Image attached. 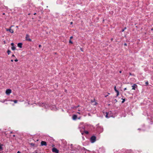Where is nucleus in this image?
<instances>
[{"mask_svg":"<svg viewBox=\"0 0 153 153\" xmlns=\"http://www.w3.org/2000/svg\"><path fill=\"white\" fill-rule=\"evenodd\" d=\"M80 49H81V51H83V50H82V49L81 48Z\"/></svg>","mask_w":153,"mask_h":153,"instance_id":"nucleus-37","label":"nucleus"},{"mask_svg":"<svg viewBox=\"0 0 153 153\" xmlns=\"http://www.w3.org/2000/svg\"><path fill=\"white\" fill-rule=\"evenodd\" d=\"M25 39L26 40L28 41L31 42V39L30 38V36L27 34L25 37Z\"/></svg>","mask_w":153,"mask_h":153,"instance_id":"nucleus-1","label":"nucleus"},{"mask_svg":"<svg viewBox=\"0 0 153 153\" xmlns=\"http://www.w3.org/2000/svg\"><path fill=\"white\" fill-rule=\"evenodd\" d=\"M126 27H125V28H124V29H123V30H122V32H123V31H124V30H125V29H126Z\"/></svg>","mask_w":153,"mask_h":153,"instance_id":"nucleus-19","label":"nucleus"},{"mask_svg":"<svg viewBox=\"0 0 153 153\" xmlns=\"http://www.w3.org/2000/svg\"><path fill=\"white\" fill-rule=\"evenodd\" d=\"M13 101L14 102V103H17V100H14Z\"/></svg>","mask_w":153,"mask_h":153,"instance_id":"nucleus-15","label":"nucleus"},{"mask_svg":"<svg viewBox=\"0 0 153 153\" xmlns=\"http://www.w3.org/2000/svg\"><path fill=\"white\" fill-rule=\"evenodd\" d=\"M69 42L70 43L72 44L73 42L71 41V40H70L69 41Z\"/></svg>","mask_w":153,"mask_h":153,"instance_id":"nucleus-21","label":"nucleus"},{"mask_svg":"<svg viewBox=\"0 0 153 153\" xmlns=\"http://www.w3.org/2000/svg\"><path fill=\"white\" fill-rule=\"evenodd\" d=\"M6 30L7 31H9L11 33H14V31L13 30L11 29L10 28L9 29H6Z\"/></svg>","mask_w":153,"mask_h":153,"instance_id":"nucleus-8","label":"nucleus"},{"mask_svg":"<svg viewBox=\"0 0 153 153\" xmlns=\"http://www.w3.org/2000/svg\"><path fill=\"white\" fill-rule=\"evenodd\" d=\"M114 89L115 91H116L117 90L116 89V87L115 86L114 87Z\"/></svg>","mask_w":153,"mask_h":153,"instance_id":"nucleus-22","label":"nucleus"},{"mask_svg":"<svg viewBox=\"0 0 153 153\" xmlns=\"http://www.w3.org/2000/svg\"><path fill=\"white\" fill-rule=\"evenodd\" d=\"M119 95V92L117 93V96H118Z\"/></svg>","mask_w":153,"mask_h":153,"instance_id":"nucleus-26","label":"nucleus"},{"mask_svg":"<svg viewBox=\"0 0 153 153\" xmlns=\"http://www.w3.org/2000/svg\"><path fill=\"white\" fill-rule=\"evenodd\" d=\"M16 49V47L14 46H12L11 49L13 50H15Z\"/></svg>","mask_w":153,"mask_h":153,"instance_id":"nucleus-12","label":"nucleus"},{"mask_svg":"<svg viewBox=\"0 0 153 153\" xmlns=\"http://www.w3.org/2000/svg\"><path fill=\"white\" fill-rule=\"evenodd\" d=\"M11 45L12 46H14V44L13 43H12L11 44Z\"/></svg>","mask_w":153,"mask_h":153,"instance_id":"nucleus-20","label":"nucleus"},{"mask_svg":"<svg viewBox=\"0 0 153 153\" xmlns=\"http://www.w3.org/2000/svg\"><path fill=\"white\" fill-rule=\"evenodd\" d=\"M10 52H11V51L9 50H7V54L8 55H9L10 54Z\"/></svg>","mask_w":153,"mask_h":153,"instance_id":"nucleus-14","label":"nucleus"},{"mask_svg":"<svg viewBox=\"0 0 153 153\" xmlns=\"http://www.w3.org/2000/svg\"><path fill=\"white\" fill-rule=\"evenodd\" d=\"M41 145L42 146H46L47 145V143L45 141H42L41 143Z\"/></svg>","mask_w":153,"mask_h":153,"instance_id":"nucleus-6","label":"nucleus"},{"mask_svg":"<svg viewBox=\"0 0 153 153\" xmlns=\"http://www.w3.org/2000/svg\"><path fill=\"white\" fill-rule=\"evenodd\" d=\"M122 99L123 100V101L122 102L123 103L125 101V100L124 99Z\"/></svg>","mask_w":153,"mask_h":153,"instance_id":"nucleus-16","label":"nucleus"},{"mask_svg":"<svg viewBox=\"0 0 153 153\" xmlns=\"http://www.w3.org/2000/svg\"><path fill=\"white\" fill-rule=\"evenodd\" d=\"M3 149L2 147L1 146H0V151Z\"/></svg>","mask_w":153,"mask_h":153,"instance_id":"nucleus-18","label":"nucleus"},{"mask_svg":"<svg viewBox=\"0 0 153 153\" xmlns=\"http://www.w3.org/2000/svg\"><path fill=\"white\" fill-rule=\"evenodd\" d=\"M78 107V106H77V107H75V109H76Z\"/></svg>","mask_w":153,"mask_h":153,"instance_id":"nucleus-38","label":"nucleus"},{"mask_svg":"<svg viewBox=\"0 0 153 153\" xmlns=\"http://www.w3.org/2000/svg\"><path fill=\"white\" fill-rule=\"evenodd\" d=\"M42 46L40 45H39V48H40Z\"/></svg>","mask_w":153,"mask_h":153,"instance_id":"nucleus-30","label":"nucleus"},{"mask_svg":"<svg viewBox=\"0 0 153 153\" xmlns=\"http://www.w3.org/2000/svg\"><path fill=\"white\" fill-rule=\"evenodd\" d=\"M17 153H21V152L20 151H18L17 152Z\"/></svg>","mask_w":153,"mask_h":153,"instance_id":"nucleus-31","label":"nucleus"},{"mask_svg":"<svg viewBox=\"0 0 153 153\" xmlns=\"http://www.w3.org/2000/svg\"><path fill=\"white\" fill-rule=\"evenodd\" d=\"M47 105L46 104H45V103H42V104H41L40 105L42 106V107H45V108H46V105Z\"/></svg>","mask_w":153,"mask_h":153,"instance_id":"nucleus-11","label":"nucleus"},{"mask_svg":"<svg viewBox=\"0 0 153 153\" xmlns=\"http://www.w3.org/2000/svg\"><path fill=\"white\" fill-rule=\"evenodd\" d=\"M70 23L71 25V24H73V22H71Z\"/></svg>","mask_w":153,"mask_h":153,"instance_id":"nucleus-40","label":"nucleus"},{"mask_svg":"<svg viewBox=\"0 0 153 153\" xmlns=\"http://www.w3.org/2000/svg\"><path fill=\"white\" fill-rule=\"evenodd\" d=\"M96 137L95 136H92L91 138V143H94L96 140Z\"/></svg>","mask_w":153,"mask_h":153,"instance_id":"nucleus-3","label":"nucleus"},{"mask_svg":"<svg viewBox=\"0 0 153 153\" xmlns=\"http://www.w3.org/2000/svg\"><path fill=\"white\" fill-rule=\"evenodd\" d=\"M36 14V13H34V15H35V14Z\"/></svg>","mask_w":153,"mask_h":153,"instance_id":"nucleus-43","label":"nucleus"},{"mask_svg":"<svg viewBox=\"0 0 153 153\" xmlns=\"http://www.w3.org/2000/svg\"><path fill=\"white\" fill-rule=\"evenodd\" d=\"M13 137H15V135H13Z\"/></svg>","mask_w":153,"mask_h":153,"instance_id":"nucleus-39","label":"nucleus"},{"mask_svg":"<svg viewBox=\"0 0 153 153\" xmlns=\"http://www.w3.org/2000/svg\"><path fill=\"white\" fill-rule=\"evenodd\" d=\"M78 110L79 111H81L80 109H78Z\"/></svg>","mask_w":153,"mask_h":153,"instance_id":"nucleus-28","label":"nucleus"},{"mask_svg":"<svg viewBox=\"0 0 153 153\" xmlns=\"http://www.w3.org/2000/svg\"><path fill=\"white\" fill-rule=\"evenodd\" d=\"M151 30H153V29H152H152H151Z\"/></svg>","mask_w":153,"mask_h":153,"instance_id":"nucleus-46","label":"nucleus"},{"mask_svg":"<svg viewBox=\"0 0 153 153\" xmlns=\"http://www.w3.org/2000/svg\"><path fill=\"white\" fill-rule=\"evenodd\" d=\"M52 151L53 152L57 153V149L55 148H53L52 149Z\"/></svg>","mask_w":153,"mask_h":153,"instance_id":"nucleus-7","label":"nucleus"},{"mask_svg":"<svg viewBox=\"0 0 153 153\" xmlns=\"http://www.w3.org/2000/svg\"><path fill=\"white\" fill-rule=\"evenodd\" d=\"M14 61L16 62H17L18 61V60L17 59H16L14 60Z\"/></svg>","mask_w":153,"mask_h":153,"instance_id":"nucleus-25","label":"nucleus"},{"mask_svg":"<svg viewBox=\"0 0 153 153\" xmlns=\"http://www.w3.org/2000/svg\"><path fill=\"white\" fill-rule=\"evenodd\" d=\"M132 90H135V89L137 88V85L136 84H134L132 86Z\"/></svg>","mask_w":153,"mask_h":153,"instance_id":"nucleus-5","label":"nucleus"},{"mask_svg":"<svg viewBox=\"0 0 153 153\" xmlns=\"http://www.w3.org/2000/svg\"><path fill=\"white\" fill-rule=\"evenodd\" d=\"M84 132L86 134H88V132L87 131H85Z\"/></svg>","mask_w":153,"mask_h":153,"instance_id":"nucleus-17","label":"nucleus"},{"mask_svg":"<svg viewBox=\"0 0 153 153\" xmlns=\"http://www.w3.org/2000/svg\"><path fill=\"white\" fill-rule=\"evenodd\" d=\"M115 91L117 93H119V91H118V90H117V91Z\"/></svg>","mask_w":153,"mask_h":153,"instance_id":"nucleus-27","label":"nucleus"},{"mask_svg":"<svg viewBox=\"0 0 153 153\" xmlns=\"http://www.w3.org/2000/svg\"><path fill=\"white\" fill-rule=\"evenodd\" d=\"M77 113H78V114H80V113L79 112H77Z\"/></svg>","mask_w":153,"mask_h":153,"instance_id":"nucleus-42","label":"nucleus"},{"mask_svg":"<svg viewBox=\"0 0 153 153\" xmlns=\"http://www.w3.org/2000/svg\"><path fill=\"white\" fill-rule=\"evenodd\" d=\"M81 124H82V123H81L80 124V125H81Z\"/></svg>","mask_w":153,"mask_h":153,"instance_id":"nucleus-50","label":"nucleus"},{"mask_svg":"<svg viewBox=\"0 0 153 153\" xmlns=\"http://www.w3.org/2000/svg\"><path fill=\"white\" fill-rule=\"evenodd\" d=\"M73 38V36H71V37H70V39H72V38Z\"/></svg>","mask_w":153,"mask_h":153,"instance_id":"nucleus-29","label":"nucleus"},{"mask_svg":"<svg viewBox=\"0 0 153 153\" xmlns=\"http://www.w3.org/2000/svg\"><path fill=\"white\" fill-rule=\"evenodd\" d=\"M3 14H4V13H3Z\"/></svg>","mask_w":153,"mask_h":153,"instance_id":"nucleus-48","label":"nucleus"},{"mask_svg":"<svg viewBox=\"0 0 153 153\" xmlns=\"http://www.w3.org/2000/svg\"><path fill=\"white\" fill-rule=\"evenodd\" d=\"M30 145L31 146H34V144L33 143H30Z\"/></svg>","mask_w":153,"mask_h":153,"instance_id":"nucleus-13","label":"nucleus"},{"mask_svg":"<svg viewBox=\"0 0 153 153\" xmlns=\"http://www.w3.org/2000/svg\"><path fill=\"white\" fill-rule=\"evenodd\" d=\"M12 91L10 89H7L6 90V93L7 95H9L11 93Z\"/></svg>","mask_w":153,"mask_h":153,"instance_id":"nucleus-2","label":"nucleus"},{"mask_svg":"<svg viewBox=\"0 0 153 153\" xmlns=\"http://www.w3.org/2000/svg\"><path fill=\"white\" fill-rule=\"evenodd\" d=\"M1 129H0V131H1Z\"/></svg>","mask_w":153,"mask_h":153,"instance_id":"nucleus-49","label":"nucleus"},{"mask_svg":"<svg viewBox=\"0 0 153 153\" xmlns=\"http://www.w3.org/2000/svg\"><path fill=\"white\" fill-rule=\"evenodd\" d=\"M14 133L12 131H11L10 132V134H12V133Z\"/></svg>","mask_w":153,"mask_h":153,"instance_id":"nucleus-33","label":"nucleus"},{"mask_svg":"<svg viewBox=\"0 0 153 153\" xmlns=\"http://www.w3.org/2000/svg\"><path fill=\"white\" fill-rule=\"evenodd\" d=\"M126 89H127L126 88H124V90H126Z\"/></svg>","mask_w":153,"mask_h":153,"instance_id":"nucleus-35","label":"nucleus"},{"mask_svg":"<svg viewBox=\"0 0 153 153\" xmlns=\"http://www.w3.org/2000/svg\"><path fill=\"white\" fill-rule=\"evenodd\" d=\"M13 59H11V62H13Z\"/></svg>","mask_w":153,"mask_h":153,"instance_id":"nucleus-36","label":"nucleus"},{"mask_svg":"<svg viewBox=\"0 0 153 153\" xmlns=\"http://www.w3.org/2000/svg\"><path fill=\"white\" fill-rule=\"evenodd\" d=\"M50 108L52 110L55 111H56L57 110L56 106L55 105H53Z\"/></svg>","mask_w":153,"mask_h":153,"instance_id":"nucleus-4","label":"nucleus"},{"mask_svg":"<svg viewBox=\"0 0 153 153\" xmlns=\"http://www.w3.org/2000/svg\"><path fill=\"white\" fill-rule=\"evenodd\" d=\"M124 45H125V46H127V44H126V43H125V44H124Z\"/></svg>","mask_w":153,"mask_h":153,"instance_id":"nucleus-34","label":"nucleus"},{"mask_svg":"<svg viewBox=\"0 0 153 153\" xmlns=\"http://www.w3.org/2000/svg\"><path fill=\"white\" fill-rule=\"evenodd\" d=\"M105 117L107 118H108V114L107 113L106 114V115L105 116Z\"/></svg>","mask_w":153,"mask_h":153,"instance_id":"nucleus-23","label":"nucleus"},{"mask_svg":"<svg viewBox=\"0 0 153 153\" xmlns=\"http://www.w3.org/2000/svg\"><path fill=\"white\" fill-rule=\"evenodd\" d=\"M115 100V101H117V100Z\"/></svg>","mask_w":153,"mask_h":153,"instance_id":"nucleus-45","label":"nucleus"},{"mask_svg":"<svg viewBox=\"0 0 153 153\" xmlns=\"http://www.w3.org/2000/svg\"><path fill=\"white\" fill-rule=\"evenodd\" d=\"M14 56H14V54H13V55H12V57H14Z\"/></svg>","mask_w":153,"mask_h":153,"instance_id":"nucleus-32","label":"nucleus"},{"mask_svg":"<svg viewBox=\"0 0 153 153\" xmlns=\"http://www.w3.org/2000/svg\"><path fill=\"white\" fill-rule=\"evenodd\" d=\"M78 119H80V117H79V118H78Z\"/></svg>","mask_w":153,"mask_h":153,"instance_id":"nucleus-44","label":"nucleus"},{"mask_svg":"<svg viewBox=\"0 0 153 153\" xmlns=\"http://www.w3.org/2000/svg\"><path fill=\"white\" fill-rule=\"evenodd\" d=\"M148 81L146 82V85H148Z\"/></svg>","mask_w":153,"mask_h":153,"instance_id":"nucleus-24","label":"nucleus"},{"mask_svg":"<svg viewBox=\"0 0 153 153\" xmlns=\"http://www.w3.org/2000/svg\"><path fill=\"white\" fill-rule=\"evenodd\" d=\"M107 97V96H105V97Z\"/></svg>","mask_w":153,"mask_h":153,"instance_id":"nucleus-47","label":"nucleus"},{"mask_svg":"<svg viewBox=\"0 0 153 153\" xmlns=\"http://www.w3.org/2000/svg\"><path fill=\"white\" fill-rule=\"evenodd\" d=\"M121 72H121V71H120V73H121Z\"/></svg>","mask_w":153,"mask_h":153,"instance_id":"nucleus-41","label":"nucleus"},{"mask_svg":"<svg viewBox=\"0 0 153 153\" xmlns=\"http://www.w3.org/2000/svg\"><path fill=\"white\" fill-rule=\"evenodd\" d=\"M77 117V116L76 115H74L72 117V119L73 120H75L76 119Z\"/></svg>","mask_w":153,"mask_h":153,"instance_id":"nucleus-9","label":"nucleus"},{"mask_svg":"<svg viewBox=\"0 0 153 153\" xmlns=\"http://www.w3.org/2000/svg\"><path fill=\"white\" fill-rule=\"evenodd\" d=\"M22 43H19L18 44V46L20 48H22Z\"/></svg>","mask_w":153,"mask_h":153,"instance_id":"nucleus-10","label":"nucleus"}]
</instances>
